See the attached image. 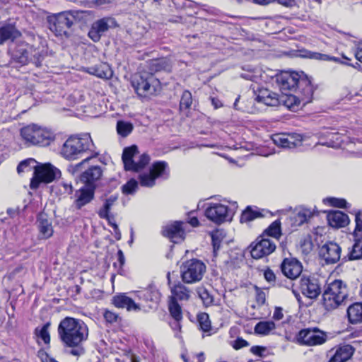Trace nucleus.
<instances>
[{"mask_svg":"<svg viewBox=\"0 0 362 362\" xmlns=\"http://www.w3.org/2000/svg\"><path fill=\"white\" fill-rule=\"evenodd\" d=\"M296 94L284 93L279 95L267 88H261L254 90L255 100L259 103L267 106H278L283 105L292 110H296L300 105L304 106L313 99L314 87L311 81L303 80L299 89L295 90Z\"/></svg>","mask_w":362,"mask_h":362,"instance_id":"nucleus-1","label":"nucleus"},{"mask_svg":"<svg viewBox=\"0 0 362 362\" xmlns=\"http://www.w3.org/2000/svg\"><path fill=\"white\" fill-rule=\"evenodd\" d=\"M57 333L67 353L74 356L84 354L83 343L88 339V328L81 320L66 317L60 321Z\"/></svg>","mask_w":362,"mask_h":362,"instance_id":"nucleus-2","label":"nucleus"},{"mask_svg":"<svg viewBox=\"0 0 362 362\" xmlns=\"http://www.w3.org/2000/svg\"><path fill=\"white\" fill-rule=\"evenodd\" d=\"M62 156L67 160H76L86 156H98L95 144L89 134L69 136L62 145Z\"/></svg>","mask_w":362,"mask_h":362,"instance_id":"nucleus-3","label":"nucleus"},{"mask_svg":"<svg viewBox=\"0 0 362 362\" xmlns=\"http://www.w3.org/2000/svg\"><path fill=\"white\" fill-rule=\"evenodd\" d=\"M347 298L346 286L341 280L328 284L322 293V305L327 311L337 308Z\"/></svg>","mask_w":362,"mask_h":362,"instance_id":"nucleus-4","label":"nucleus"},{"mask_svg":"<svg viewBox=\"0 0 362 362\" xmlns=\"http://www.w3.org/2000/svg\"><path fill=\"white\" fill-rule=\"evenodd\" d=\"M21 135L27 144L33 146H47L54 140L51 131L35 124L23 127Z\"/></svg>","mask_w":362,"mask_h":362,"instance_id":"nucleus-5","label":"nucleus"},{"mask_svg":"<svg viewBox=\"0 0 362 362\" xmlns=\"http://www.w3.org/2000/svg\"><path fill=\"white\" fill-rule=\"evenodd\" d=\"M132 86L140 97L155 94L160 88V81L153 75L144 71L134 76Z\"/></svg>","mask_w":362,"mask_h":362,"instance_id":"nucleus-6","label":"nucleus"},{"mask_svg":"<svg viewBox=\"0 0 362 362\" xmlns=\"http://www.w3.org/2000/svg\"><path fill=\"white\" fill-rule=\"evenodd\" d=\"M205 264L199 259H191L184 262L180 266V276L185 284H195L200 281L205 272Z\"/></svg>","mask_w":362,"mask_h":362,"instance_id":"nucleus-7","label":"nucleus"},{"mask_svg":"<svg viewBox=\"0 0 362 362\" xmlns=\"http://www.w3.org/2000/svg\"><path fill=\"white\" fill-rule=\"evenodd\" d=\"M75 21L74 16L66 13H59L47 17L49 30L57 37L69 36V29Z\"/></svg>","mask_w":362,"mask_h":362,"instance_id":"nucleus-8","label":"nucleus"},{"mask_svg":"<svg viewBox=\"0 0 362 362\" xmlns=\"http://www.w3.org/2000/svg\"><path fill=\"white\" fill-rule=\"evenodd\" d=\"M60 175L61 171L50 163L40 165L33 172L30 187L32 189H37L40 183H50L59 177Z\"/></svg>","mask_w":362,"mask_h":362,"instance_id":"nucleus-9","label":"nucleus"},{"mask_svg":"<svg viewBox=\"0 0 362 362\" xmlns=\"http://www.w3.org/2000/svg\"><path fill=\"white\" fill-rule=\"evenodd\" d=\"M169 177V170L167 163L158 161L154 163L148 172L140 173L139 180L140 185L146 187H152L156 185V180H165Z\"/></svg>","mask_w":362,"mask_h":362,"instance_id":"nucleus-10","label":"nucleus"},{"mask_svg":"<svg viewBox=\"0 0 362 362\" xmlns=\"http://www.w3.org/2000/svg\"><path fill=\"white\" fill-rule=\"evenodd\" d=\"M311 81L303 72L299 74L297 72L284 71L275 76V81L279 89L284 92L287 90H296L299 89L300 82L303 80Z\"/></svg>","mask_w":362,"mask_h":362,"instance_id":"nucleus-11","label":"nucleus"},{"mask_svg":"<svg viewBox=\"0 0 362 362\" xmlns=\"http://www.w3.org/2000/svg\"><path fill=\"white\" fill-rule=\"evenodd\" d=\"M234 213L228 206L219 203H211L205 210L206 218L218 225L230 221Z\"/></svg>","mask_w":362,"mask_h":362,"instance_id":"nucleus-12","label":"nucleus"},{"mask_svg":"<svg viewBox=\"0 0 362 362\" xmlns=\"http://www.w3.org/2000/svg\"><path fill=\"white\" fill-rule=\"evenodd\" d=\"M249 248L252 257L258 259L272 253L276 249V245L268 238L258 237Z\"/></svg>","mask_w":362,"mask_h":362,"instance_id":"nucleus-13","label":"nucleus"},{"mask_svg":"<svg viewBox=\"0 0 362 362\" xmlns=\"http://www.w3.org/2000/svg\"><path fill=\"white\" fill-rule=\"evenodd\" d=\"M298 341L308 346L320 345L327 340L325 333L317 327L301 329L298 334Z\"/></svg>","mask_w":362,"mask_h":362,"instance_id":"nucleus-14","label":"nucleus"},{"mask_svg":"<svg viewBox=\"0 0 362 362\" xmlns=\"http://www.w3.org/2000/svg\"><path fill=\"white\" fill-rule=\"evenodd\" d=\"M118 27L116 20L112 17H104L95 21L88 32L89 37L94 42H98L101 36L110 28Z\"/></svg>","mask_w":362,"mask_h":362,"instance_id":"nucleus-15","label":"nucleus"},{"mask_svg":"<svg viewBox=\"0 0 362 362\" xmlns=\"http://www.w3.org/2000/svg\"><path fill=\"white\" fill-rule=\"evenodd\" d=\"M300 289L305 296L311 299L317 298L321 293L319 279L311 276H302L300 279Z\"/></svg>","mask_w":362,"mask_h":362,"instance_id":"nucleus-16","label":"nucleus"},{"mask_svg":"<svg viewBox=\"0 0 362 362\" xmlns=\"http://www.w3.org/2000/svg\"><path fill=\"white\" fill-rule=\"evenodd\" d=\"M272 139L277 146L284 148H294L301 146L303 137L296 133H279L273 134Z\"/></svg>","mask_w":362,"mask_h":362,"instance_id":"nucleus-17","label":"nucleus"},{"mask_svg":"<svg viewBox=\"0 0 362 362\" xmlns=\"http://www.w3.org/2000/svg\"><path fill=\"white\" fill-rule=\"evenodd\" d=\"M29 49H32V47L28 43L17 44L11 53L10 64L13 63L20 66L28 64L30 62Z\"/></svg>","mask_w":362,"mask_h":362,"instance_id":"nucleus-18","label":"nucleus"},{"mask_svg":"<svg viewBox=\"0 0 362 362\" xmlns=\"http://www.w3.org/2000/svg\"><path fill=\"white\" fill-rule=\"evenodd\" d=\"M134 293L139 299L146 303L147 306L151 309L157 307L160 298L159 291L153 286H149L147 288L136 291Z\"/></svg>","mask_w":362,"mask_h":362,"instance_id":"nucleus-19","label":"nucleus"},{"mask_svg":"<svg viewBox=\"0 0 362 362\" xmlns=\"http://www.w3.org/2000/svg\"><path fill=\"white\" fill-rule=\"evenodd\" d=\"M95 187H88L83 186L74 194L75 199L73 207L77 210L81 209L84 206L90 203L95 197Z\"/></svg>","mask_w":362,"mask_h":362,"instance_id":"nucleus-20","label":"nucleus"},{"mask_svg":"<svg viewBox=\"0 0 362 362\" xmlns=\"http://www.w3.org/2000/svg\"><path fill=\"white\" fill-rule=\"evenodd\" d=\"M341 247L338 244L329 242L321 247L320 255L327 264H334L341 260Z\"/></svg>","mask_w":362,"mask_h":362,"instance_id":"nucleus-21","label":"nucleus"},{"mask_svg":"<svg viewBox=\"0 0 362 362\" xmlns=\"http://www.w3.org/2000/svg\"><path fill=\"white\" fill-rule=\"evenodd\" d=\"M182 221H175L174 223L165 226L162 231L163 236L168 238L172 242L177 243L185 238V230L182 228Z\"/></svg>","mask_w":362,"mask_h":362,"instance_id":"nucleus-22","label":"nucleus"},{"mask_svg":"<svg viewBox=\"0 0 362 362\" xmlns=\"http://www.w3.org/2000/svg\"><path fill=\"white\" fill-rule=\"evenodd\" d=\"M103 175V170L99 165H92L81 174V181L84 183L86 187H95L96 182L100 179Z\"/></svg>","mask_w":362,"mask_h":362,"instance_id":"nucleus-23","label":"nucleus"},{"mask_svg":"<svg viewBox=\"0 0 362 362\" xmlns=\"http://www.w3.org/2000/svg\"><path fill=\"white\" fill-rule=\"evenodd\" d=\"M282 273L286 277L294 279L302 272L303 267L301 263L296 259H285L281 265Z\"/></svg>","mask_w":362,"mask_h":362,"instance_id":"nucleus-24","label":"nucleus"},{"mask_svg":"<svg viewBox=\"0 0 362 362\" xmlns=\"http://www.w3.org/2000/svg\"><path fill=\"white\" fill-rule=\"evenodd\" d=\"M21 36V33L13 23H4L0 26V45L13 42Z\"/></svg>","mask_w":362,"mask_h":362,"instance_id":"nucleus-25","label":"nucleus"},{"mask_svg":"<svg viewBox=\"0 0 362 362\" xmlns=\"http://www.w3.org/2000/svg\"><path fill=\"white\" fill-rule=\"evenodd\" d=\"M112 303L117 308H126L127 311H139L141 308L134 300L125 293L115 295L112 298Z\"/></svg>","mask_w":362,"mask_h":362,"instance_id":"nucleus-26","label":"nucleus"},{"mask_svg":"<svg viewBox=\"0 0 362 362\" xmlns=\"http://www.w3.org/2000/svg\"><path fill=\"white\" fill-rule=\"evenodd\" d=\"M362 258V236L354 237V243L349 247L348 252L341 257V262L357 260Z\"/></svg>","mask_w":362,"mask_h":362,"instance_id":"nucleus-27","label":"nucleus"},{"mask_svg":"<svg viewBox=\"0 0 362 362\" xmlns=\"http://www.w3.org/2000/svg\"><path fill=\"white\" fill-rule=\"evenodd\" d=\"M327 221L330 226L333 228H342L349 223L348 216L340 211H330L327 214Z\"/></svg>","mask_w":362,"mask_h":362,"instance_id":"nucleus-28","label":"nucleus"},{"mask_svg":"<svg viewBox=\"0 0 362 362\" xmlns=\"http://www.w3.org/2000/svg\"><path fill=\"white\" fill-rule=\"evenodd\" d=\"M354 350V348L349 344L341 346L336 350L329 362H346L352 356Z\"/></svg>","mask_w":362,"mask_h":362,"instance_id":"nucleus-29","label":"nucleus"},{"mask_svg":"<svg viewBox=\"0 0 362 362\" xmlns=\"http://www.w3.org/2000/svg\"><path fill=\"white\" fill-rule=\"evenodd\" d=\"M138 155V148L135 145L127 147L123 150L122 159L125 170H130V169L134 168L133 163L136 159Z\"/></svg>","mask_w":362,"mask_h":362,"instance_id":"nucleus-30","label":"nucleus"},{"mask_svg":"<svg viewBox=\"0 0 362 362\" xmlns=\"http://www.w3.org/2000/svg\"><path fill=\"white\" fill-rule=\"evenodd\" d=\"M37 223L40 235L43 238L47 239L53 234L51 222L48 220L47 214L41 213L38 215Z\"/></svg>","mask_w":362,"mask_h":362,"instance_id":"nucleus-31","label":"nucleus"},{"mask_svg":"<svg viewBox=\"0 0 362 362\" xmlns=\"http://www.w3.org/2000/svg\"><path fill=\"white\" fill-rule=\"evenodd\" d=\"M314 214V211L307 208H300L291 217L292 224L296 226H301L307 222Z\"/></svg>","mask_w":362,"mask_h":362,"instance_id":"nucleus-32","label":"nucleus"},{"mask_svg":"<svg viewBox=\"0 0 362 362\" xmlns=\"http://www.w3.org/2000/svg\"><path fill=\"white\" fill-rule=\"evenodd\" d=\"M171 293L173 297L177 301L179 300H188L191 296L192 291L189 288L185 286L180 282H178L171 288Z\"/></svg>","mask_w":362,"mask_h":362,"instance_id":"nucleus-33","label":"nucleus"},{"mask_svg":"<svg viewBox=\"0 0 362 362\" xmlns=\"http://www.w3.org/2000/svg\"><path fill=\"white\" fill-rule=\"evenodd\" d=\"M148 74L153 75L154 73L170 70V66L166 59H154L148 62Z\"/></svg>","mask_w":362,"mask_h":362,"instance_id":"nucleus-34","label":"nucleus"},{"mask_svg":"<svg viewBox=\"0 0 362 362\" xmlns=\"http://www.w3.org/2000/svg\"><path fill=\"white\" fill-rule=\"evenodd\" d=\"M347 315L351 324L362 322V303H356L347 308Z\"/></svg>","mask_w":362,"mask_h":362,"instance_id":"nucleus-35","label":"nucleus"},{"mask_svg":"<svg viewBox=\"0 0 362 362\" xmlns=\"http://www.w3.org/2000/svg\"><path fill=\"white\" fill-rule=\"evenodd\" d=\"M263 214L261 211L257 206H248L246 209L243 211L240 216V222L241 223H247L250 222L257 218L262 217Z\"/></svg>","mask_w":362,"mask_h":362,"instance_id":"nucleus-36","label":"nucleus"},{"mask_svg":"<svg viewBox=\"0 0 362 362\" xmlns=\"http://www.w3.org/2000/svg\"><path fill=\"white\" fill-rule=\"evenodd\" d=\"M117 199V194H112L105 200L103 207L100 208L98 211V216H100V218L106 219L108 221H110V211L111 209L112 206L115 204Z\"/></svg>","mask_w":362,"mask_h":362,"instance_id":"nucleus-37","label":"nucleus"},{"mask_svg":"<svg viewBox=\"0 0 362 362\" xmlns=\"http://www.w3.org/2000/svg\"><path fill=\"white\" fill-rule=\"evenodd\" d=\"M303 57L310 58L317 60L322 61H333L341 64H348L347 62L342 61L341 59L336 57H330L327 54H321L319 52H314L310 51H305L304 54H302Z\"/></svg>","mask_w":362,"mask_h":362,"instance_id":"nucleus-38","label":"nucleus"},{"mask_svg":"<svg viewBox=\"0 0 362 362\" xmlns=\"http://www.w3.org/2000/svg\"><path fill=\"white\" fill-rule=\"evenodd\" d=\"M31 47L32 49H29L30 62L39 67L47 55V52L44 49L35 48L33 45Z\"/></svg>","mask_w":362,"mask_h":362,"instance_id":"nucleus-39","label":"nucleus"},{"mask_svg":"<svg viewBox=\"0 0 362 362\" xmlns=\"http://www.w3.org/2000/svg\"><path fill=\"white\" fill-rule=\"evenodd\" d=\"M168 309L170 315L175 321H177V325L180 328V321L182 318V309L180 305L178 304L177 301L175 298H171L169 303Z\"/></svg>","mask_w":362,"mask_h":362,"instance_id":"nucleus-40","label":"nucleus"},{"mask_svg":"<svg viewBox=\"0 0 362 362\" xmlns=\"http://www.w3.org/2000/svg\"><path fill=\"white\" fill-rule=\"evenodd\" d=\"M276 325L275 323L272 321H261L257 323L255 327V332L257 334L262 335L268 334L272 330L275 329Z\"/></svg>","mask_w":362,"mask_h":362,"instance_id":"nucleus-41","label":"nucleus"},{"mask_svg":"<svg viewBox=\"0 0 362 362\" xmlns=\"http://www.w3.org/2000/svg\"><path fill=\"white\" fill-rule=\"evenodd\" d=\"M39 166L37 161L34 158H27L22 160L17 166V172L18 174H21L25 172H30Z\"/></svg>","mask_w":362,"mask_h":362,"instance_id":"nucleus-42","label":"nucleus"},{"mask_svg":"<svg viewBox=\"0 0 362 362\" xmlns=\"http://www.w3.org/2000/svg\"><path fill=\"white\" fill-rule=\"evenodd\" d=\"M197 294L205 307L214 305V296L204 287H199L197 289Z\"/></svg>","mask_w":362,"mask_h":362,"instance_id":"nucleus-43","label":"nucleus"},{"mask_svg":"<svg viewBox=\"0 0 362 362\" xmlns=\"http://www.w3.org/2000/svg\"><path fill=\"white\" fill-rule=\"evenodd\" d=\"M211 236L213 245L214 256L216 257L218 255V252L221 248V243L223 240L224 235L223 231L216 230L211 233Z\"/></svg>","mask_w":362,"mask_h":362,"instance_id":"nucleus-44","label":"nucleus"},{"mask_svg":"<svg viewBox=\"0 0 362 362\" xmlns=\"http://www.w3.org/2000/svg\"><path fill=\"white\" fill-rule=\"evenodd\" d=\"M117 132L122 137L127 136L133 131V125L129 122L123 120L118 121L117 123Z\"/></svg>","mask_w":362,"mask_h":362,"instance_id":"nucleus-45","label":"nucleus"},{"mask_svg":"<svg viewBox=\"0 0 362 362\" xmlns=\"http://www.w3.org/2000/svg\"><path fill=\"white\" fill-rule=\"evenodd\" d=\"M150 161V157L146 153H143L141 155H138L136 159L133 163V168L130 169L131 171L138 172L140 170L145 168L146 165L148 164Z\"/></svg>","mask_w":362,"mask_h":362,"instance_id":"nucleus-46","label":"nucleus"},{"mask_svg":"<svg viewBox=\"0 0 362 362\" xmlns=\"http://www.w3.org/2000/svg\"><path fill=\"white\" fill-rule=\"evenodd\" d=\"M197 322L200 329L203 332H209L211 330V325L209 316L206 313H199L197 315Z\"/></svg>","mask_w":362,"mask_h":362,"instance_id":"nucleus-47","label":"nucleus"},{"mask_svg":"<svg viewBox=\"0 0 362 362\" xmlns=\"http://www.w3.org/2000/svg\"><path fill=\"white\" fill-rule=\"evenodd\" d=\"M97 156H86L83 158L81 162L76 164H71L67 167V170L72 175H75L81 172L82 169L85 164H86L88 161L92 160L93 158H96Z\"/></svg>","mask_w":362,"mask_h":362,"instance_id":"nucleus-48","label":"nucleus"},{"mask_svg":"<svg viewBox=\"0 0 362 362\" xmlns=\"http://www.w3.org/2000/svg\"><path fill=\"white\" fill-rule=\"evenodd\" d=\"M264 233L269 236L279 238L281 235V222L279 220L274 221Z\"/></svg>","mask_w":362,"mask_h":362,"instance_id":"nucleus-49","label":"nucleus"},{"mask_svg":"<svg viewBox=\"0 0 362 362\" xmlns=\"http://www.w3.org/2000/svg\"><path fill=\"white\" fill-rule=\"evenodd\" d=\"M138 189V182L134 179H130L126 184L122 185V192L124 194H134Z\"/></svg>","mask_w":362,"mask_h":362,"instance_id":"nucleus-50","label":"nucleus"},{"mask_svg":"<svg viewBox=\"0 0 362 362\" xmlns=\"http://www.w3.org/2000/svg\"><path fill=\"white\" fill-rule=\"evenodd\" d=\"M192 103V94L189 90H185L182 93L180 102V110H188L190 108Z\"/></svg>","mask_w":362,"mask_h":362,"instance_id":"nucleus-51","label":"nucleus"},{"mask_svg":"<svg viewBox=\"0 0 362 362\" xmlns=\"http://www.w3.org/2000/svg\"><path fill=\"white\" fill-rule=\"evenodd\" d=\"M49 324L47 323L44 325L40 329L38 328L35 329L36 335L41 338L45 344H49L50 342V335L48 331Z\"/></svg>","mask_w":362,"mask_h":362,"instance_id":"nucleus-52","label":"nucleus"},{"mask_svg":"<svg viewBox=\"0 0 362 362\" xmlns=\"http://www.w3.org/2000/svg\"><path fill=\"white\" fill-rule=\"evenodd\" d=\"M356 228L353 233L354 237L362 236V211L356 214Z\"/></svg>","mask_w":362,"mask_h":362,"instance_id":"nucleus-53","label":"nucleus"},{"mask_svg":"<svg viewBox=\"0 0 362 362\" xmlns=\"http://www.w3.org/2000/svg\"><path fill=\"white\" fill-rule=\"evenodd\" d=\"M98 71V76L100 78H110L112 76V71L107 64L101 65Z\"/></svg>","mask_w":362,"mask_h":362,"instance_id":"nucleus-54","label":"nucleus"},{"mask_svg":"<svg viewBox=\"0 0 362 362\" xmlns=\"http://www.w3.org/2000/svg\"><path fill=\"white\" fill-rule=\"evenodd\" d=\"M328 202L331 205L339 207V208H346L347 202L344 199H338V198H327L324 200V202Z\"/></svg>","mask_w":362,"mask_h":362,"instance_id":"nucleus-55","label":"nucleus"},{"mask_svg":"<svg viewBox=\"0 0 362 362\" xmlns=\"http://www.w3.org/2000/svg\"><path fill=\"white\" fill-rule=\"evenodd\" d=\"M256 291V301L258 305H263L266 301V293L262 291L259 287L255 286Z\"/></svg>","mask_w":362,"mask_h":362,"instance_id":"nucleus-56","label":"nucleus"},{"mask_svg":"<svg viewBox=\"0 0 362 362\" xmlns=\"http://www.w3.org/2000/svg\"><path fill=\"white\" fill-rule=\"evenodd\" d=\"M103 316H104L105 320L110 323L116 322L118 319L117 314H116L115 313L112 312L110 310H106L104 312Z\"/></svg>","mask_w":362,"mask_h":362,"instance_id":"nucleus-57","label":"nucleus"},{"mask_svg":"<svg viewBox=\"0 0 362 362\" xmlns=\"http://www.w3.org/2000/svg\"><path fill=\"white\" fill-rule=\"evenodd\" d=\"M248 346H249V343L246 340H245L244 339H243L241 337L237 338L233 341V347L236 350H238L240 349H242L243 347H246Z\"/></svg>","mask_w":362,"mask_h":362,"instance_id":"nucleus-58","label":"nucleus"},{"mask_svg":"<svg viewBox=\"0 0 362 362\" xmlns=\"http://www.w3.org/2000/svg\"><path fill=\"white\" fill-rule=\"evenodd\" d=\"M265 351L266 348L261 346H253L250 348V352L258 356H263Z\"/></svg>","mask_w":362,"mask_h":362,"instance_id":"nucleus-59","label":"nucleus"},{"mask_svg":"<svg viewBox=\"0 0 362 362\" xmlns=\"http://www.w3.org/2000/svg\"><path fill=\"white\" fill-rule=\"evenodd\" d=\"M144 343L146 347L147 348V349L149 351V352L152 355L154 356L156 350V347L154 346L153 341L151 339L147 338V339H144Z\"/></svg>","mask_w":362,"mask_h":362,"instance_id":"nucleus-60","label":"nucleus"},{"mask_svg":"<svg viewBox=\"0 0 362 362\" xmlns=\"http://www.w3.org/2000/svg\"><path fill=\"white\" fill-rule=\"evenodd\" d=\"M264 276L265 279L269 283H273L276 280V276H275L274 273L273 272V271L270 269H267L264 271Z\"/></svg>","mask_w":362,"mask_h":362,"instance_id":"nucleus-61","label":"nucleus"},{"mask_svg":"<svg viewBox=\"0 0 362 362\" xmlns=\"http://www.w3.org/2000/svg\"><path fill=\"white\" fill-rule=\"evenodd\" d=\"M284 317V313H283V308L281 307H276L274 309V312L273 314V318L275 320H280L283 319Z\"/></svg>","mask_w":362,"mask_h":362,"instance_id":"nucleus-62","label":"nucleus"},{"mask_svg":"<svg viewBox=\"0 0 362 362\" xmlns=\"http://www.w3.org/2000/svg\"><path fill=\"white\" fill-rule=\"evenodd\" d=\"M117 261L119 264V267L121 268L124 264L125 262V257L124 255L121 250H119L117 252Z\"/></svg>","mask_w":362,"mask_h":362,"instance_id":"nucleus-63","label":"nucleus"},{"mask_svg":"<svg viewBox=\"0 0 362 362\" xmlns=\"http://www.w3.org/2000/svg\"><path fill=\"white\" fill-rule=\"evenodd\" d=\"M193 211L189 213V217L188 223L193 227L198 226L199 224V220L196 216H191L192 214H193Z\"/></svg>","mask_w":362,"mask_h":362,"instance_id":"nucleus-64","label":"nucleus"}]
</instances>
